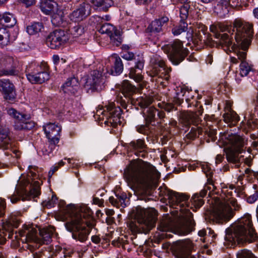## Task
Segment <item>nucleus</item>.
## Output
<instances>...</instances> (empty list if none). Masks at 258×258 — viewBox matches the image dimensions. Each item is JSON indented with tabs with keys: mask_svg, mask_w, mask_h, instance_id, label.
<instances>
[{
	"mask_svg": "<svg viewBox=\"0 0 258 258\" xmlns=\"http://www.w3.org/2000/svg\"><path fill=\"white\" fill-rule=\"evenodd\" d=\"M127 181L136 186L142 194H148L155 180L160 177L156 168L148 163H131L124 169Z\"/></svg>",
	"mask_w": 258,
	"mask_h": 258,
	"instance_id": "nucleus-1",
	"label": "nucleus"
},
{
	"mask_svg": "<svg viewBox=\"0 0 258 258\" xmlns=\"http://www.w3.org/2000/svg\"><path fill=\"white\" fill-rule=\"evenodd\" d=\"M168 199L169 206L177 211H179L182 215V220L177 222L174 226V231L179 235H186L195 230L196 222L192 213L188 209V201L189 197L173 190H168L166 194Z\"/></svg>",
	"mask_w": 258,
	"mask_h": 258,
	"instance_id": "nucleus-2",
	"label": "nucleus"
},
{
	"mask_svg": "<svg viewBox=\"0 0 258 258\" xmlns=\"http://www.w3.org/2000/svg\"><path fill=\"white\" fill-rule=\"evenodd\" d=\"M70 221L64 225L67 230L72 233L73 239L81 242H85L94 226L92 220V211L88 208H81L76 210Z\"/></svg>",
	"mask_w": 258,
	"mask_h": 258,
	"instance_id": "nucleus-3",
	"label": "nucleus"
},
{
	"mask_svg": "<svg viewBox=\"0 0 258 258\" xmlns=\"http://www.w3.org/2000/svg\"><path fill=\"white\" fill-rule=\"evenodd\" d=\"M54 232L53 227L46 229L29 227L25 230L20 231L19 235L24 238L22 240L27 243L25 247L32 252L33 258H47L44 251L36 250V248L41 245L50 243Z\"/></svg>",
	"mask_w": 258,
	"mask_h": 258,
	"instance_id": "nucleus-4",
	"label": "nucleus"
},
{
	"mask_svg": "<svg viewBox=\"0 0 258 258\" xmlns=\"http://www.w3.org/2000/svg\"><path fill=\"white\" fill-rule=\"evenodd\" d=\"M256 239L257 234L249 215L239 219L225 230V240L232 243L237 242L238 244H243L252 242Z\"/></svg>",
	"mask_w": 258,
	"mask_h": 258,
	"instance_id": "nucleus-5",
	"label": "nucleus"
},
{
	"mask_svg": "<svg viewBox=\"0 0 258 258\" xmlns=\"http://www.w3.org/2000/svg\"><path fill=\"white\" fill-rule=\"evenodd\" d=\"M253 27L252 23L237 18L229 27L226 26L222 31H227L234 37L239 49L247 50L254 34Z\"/></svg>",
	"mask_w": 258,
	"mask_h": 258,
	"instance_id": "nucleus-6",
	"label": "nucleus"
},
{
	"mask_svg": "<svg viewBox=\"0 0 258 258\" xmlns=\"http://www.w3.org/2000/svg\"><path fill=\"white\" fill-rule=\"evenodd\" d=\"M225 142L229 145L230 147L227 149L226 152V157L228 161L238 167L241 161H244V163L248 166L251 165L252 160L250 157L243 158L239 154L244 151L243 149L245 145L244 139L236 134L226 133L224 135Z\"/></svg>",
	"mask_w": 258,
	"mask_h": 258,
	"instance_id": "nucleus-7",
	"label": "nucleus"
},
{
	"mask_svg": "<svg viewBox=\"0 0 258 258\" xmlns=\"http://www.w3.org/2000/svg\"><path fill=\"white\" fill-rule=\"evenodd\" d=\"M121 94V105L124 109H127L128 106L132 107L134 106L137 109H143L148 108L152 103V99L147 96H143L134 98L133 96L136 94L138 89L134 85L130 83L128 81H124L120 88Z\"/></svg>",
	"mask_w": 258,
	"mask_h": 258,
	"instance_id": "nucleus-8",
	"label": "nucleus"
},
{
	"mask_svg": "<svg viewBox=\"0 0 258 258\" xmlns=\"http://www.w3.org/2000/svg\"><path fill=\"white\" fill-rule=\"evenodd\" d=\"M143 116L145 124L138 125L136 127V131L145 135L149 136L153 132V127L157 124H161L165 117L164 111L159 110L154 107H150L146 111L143 112Z\"/></svg>",
	"mask_w": 258,
	"mask_h": 258,
	"instance_id": "nucleus-9",
	"label": "nucleus"
},
{
	"mask_svg": "<svg viewBox=\"0 0 258 258\" xmlns=\"http://www.w3.org/2000/svg\"><path fill=\"white\" fill-rule=\"evenodd\" d=\"M156 217L155 215L149 211L143 210L139 213L137 222H132L128 227L134 233H148L155 226Z\"/></svg>",
	"mask_w": 258,
	"mask_h": 258,
	"instance_id": "nucleus-10",
	"label": "nucleus"
},
{
	"mask_svg": "<svg viewBox=\"0 0 258 258\" xmlns=\"http://www.w3.org/2000/svg\"><path fill=\"white\" fill-rule=\"evenodd\" d=\"M40 189L39 182L38 181L31 184L28 181H25L20 188L16 187L14 194L9 195L8 198L13 204H15L21 200L23 201L30 200L40 194Z\"/></svg>",
	"mask_w": 258,
	"mask_h": 258,
	"instance_id": "nucleus-11",
	"label": "nucleus"
},
{
	"mask_svg": "<svg viewBox=\"0 0 258 258\" xmlns=\"http://www.w3.org/2000/svg\"><path fill=\"white\" fill-rule=\"evenodd\" d=\"M162 49L174 65L179 64L189 53L188 49L183 47L182 42L179 40H175L164 45Z\"/></svg>",
	"mask_w": 258,
	"mask_h": 258,
	"instance_id": "nucleus-12",
	"label": "nucleus"
},
{
	"mask_svg": "<svg viewBox=\"0 0 258 258\" xmlns=\"http://www.w3.org/2000/svg\"><path fill=\"white\" fill-rule=\"evenodd\" d=\"M122 57L126 60H134L135 66L130 69L129 77L137 82H140L142 80L141 73L144 68L145 60L142 55H135L131 51H125L123 53Z\"/></svg>",
	"mask_w": 258,
	"mask_h": 258,
	"instance_id": "nucleus-13",
	"label": "nucleus"
},
{
	"mask_svg": "<svg viewBox=\"0 0 258 258\" xmlns=\"http://www.w3.org/2000/svg\"><path fill=\"white\" fill-rule=\"evenodd\" d=\"M176 91V96L174 97L172 99L171 101H168L166 102L165 101L158 104V106L161 109H164L165 111L170 112L173 110H176L177 108L175 107V105H180L183 102L184 98H181L180 96L182 97H185V99L187 103L189 104L190 101V98H192V96H190L189 91L187 90L184 88L179 87L177 88Z\"/></svg>",
	"mask_w": 258,
	"mask_h": 258,
	"instance_id": "nucleus-14",
	"label": "nucleus"
},
{
	"mask_svg": "<svg viewBox=\"0 0 258 258\" xmlns=\"http://www.w3.org/2000/svg\"><path fill=\"white\" fill-rule=\"evenodd\" d=\"M20 71L19 62L13 57L5 55L0 58V76L18 77Z\"/></svg>",
	"mask_w": 258,
	"mask_h": 258,
	"instance_id": "nucleus-15",
	"label": "nucleus"
},
{
	"mask_svg": "<svg viewBox=\"0 0 258 258\" xmlns=\"http://www.w3.org/2000/svg\"><path fill=\"white\" fill-rule=\"evenodd\" d=\"M7 112L9 115L16 119L14 125L15 130L28 131L32 130L35 126V122L29 120L30 114H22L13 108H9Z\"/></svg>",
	"mask_w": 258,
	"mask_h": 258,
	"instance_id": "nucleus-16",
	"label": "nucleus"
},
{
	"mask_svg": "<svg viewBox=\"0 0 258 258\" xmlns=\"http://www.w3.org/2000/svg\"><path fill=\"white\" fill-rule=\"evenodd\" d=\"M26 75L28 80L33 84H42L50 78L49 68L45 62H42L40 66L30 72L26 71Z\"/></svg>",
	"mask_w": 258,
	"mask_h": 258,
	"instance_id": "nucleus-17",
	"label": "nucleus"
},
{
	"mask_svg": "<svg viewBox=\"0 0 258 258\" xmlns=\"http://www.w3.org/2000/svg\"><path fill=\"white\" fill-rule=\"evenodd\" d=\"M43 130L46 136L49 140L50 144V150L48 151L46 147L42 149L43 155H49L52 152V147L57 144L59 141L61 127L55 123H49L43 126Z\"/></svg>",
	"mask_w": 258,
	"mask_h": 258,
	"instance_id": "nucleus-18",
	"label": "nucleus"
},
{
	"mask_svg": "<svg viewBox=\"0 0 258 258\" xmlns=\"http://www.w3.org/2000/svg\"><path fill=\"white\" fill-rule=\"evenodd\" d=\"M232 208L224 203L220 202L213 209L212 218L217 223H223L230 220L233 216Z\"/></svg>",
	"mask_w": 258,
	"mask_h": 258,
	"instance_id": "nucleus-19",
	"label": "nucleus"
},
{
	"mask_svg": "<svg viewBox=\"0 0 258 258\" xmlns=\"http://www.w3.org/2000/svg\"><path fill=\"white\" fill-rule=\"evenodd\" d=\"M67 33L61 29H56L50 32L46 38V43L51 49H59L69 40Z\"/></svg>",
	"mask_w": 258,
	"mask_h": 258,
	"instance_id": "nucleus-20",
	"label": "nucleus"
},
{
	"mask_svg": "<svg viewBox=\"0 0 258 258\" xmlns=\"http://www.w3.org/2000/svg\"><path fill=\"white\" fill-rule=\"evenodd\" d=\"M193 248V244L188 239L178 240L173 245L174 250L178 258H198L191 254Z\"/></svg>",
	"mask_w": 258,
	"mask_h": 258,
	"instance_id": "nucleus-21",
	"label": "nucleus"
},
{
	"mask_svg": "<svg viewBox=\"0 0 258 258\" xmlns=\"http://www.w3.org/2000/svg\"><path fill=\"white\" fill-rule=\"evenodd\" d=\"M104 83L102 73L98 70H94L91 72L90 75L86 80L84 87L87 90L98 91L101 89Z\"/></svg>",
	"mask_w": 258,
	"mask_h": 258,
	"instance_id": "nucleus-22",
	"label": "nucleus"
},
{
	"mask_svg": "<svg viewBox=\"0 0 258 258\" xmlns=\"http://www.w3.org/2000/svg\"><path fill=\"white\" fill-rule=\"evenodd\" d=\"M107 111L106 113V120L105 123L113 127H115L118 123H120V116L121 109L120 107L116 106L113 103H110L105 106Z\"/></svg>",
	"mask_w": 258,
	"mask_h": 258,
	"instance_id": "nucleus-23",
	"label": "nucleus"
},
{
	"mask_svg": "<svg viewBox=\"0 0 258 258\" xmlns=\"http://www.w3.org/2000/svg\"><path fill=\"white\" fill-rule=\"evenodd\" d=\"M202 113L203 112L201 110L196 112H181L179 115V122L183 126L189 127L191 124L197 126L202 121L199 115H201Z\"/></svg>",
	"mask_w": 258,
	"mask_h": 258,
	"instance_id": "nucleus-24",
	"label": "nucleus"
},
{
	"mask_svg": "<svg viewBox=\"0 0 258 258\" xmlns=\"http://www.w3.org/2000/svg\"><path fill=\"white\" fill-rule=\"evenodd\" d=\"M99 32L102 34H107L114 45L119 46L122 42L120 32L110 23H105L101 25Z\"/></svg>",
	"mask_w": 258,
	"mask_h": 258,
	"instance_id": "nucleus-25",
	"label": "nucleus"
},
{
	"mask_svg": "<svg viewBox=\"0 0 258 258\" xmlns=\"http://www.w3.org/2000/svg\"><path fill=\"white\" fill-rule=\"evenodd\" d=\"M152 63L153 66L152 69L148 73L152 79V81L154 80V78L156 77H162V75L164 74L167 76L171 69H167L166 68L164 61L159 57H155L152 59Z\"/></svg>",
	"mask_w": 258,
	"mask_h": 258,
	"instance_id": "nucleus-26",
	"label": "nucleus"
},
{
	"mask_svg": "<svg viewBox=\"0 0 258 258\" xmlns=\"http://www.w3.org/2000/svg\"><path fill=\"white\" fill-rule=\"evenodd\" d=\"M215 38L217 39V40H213V43L212 45L219 47L221 46L223 49L226 50V49H229V51H231L230 48L232 50L234 51V52L236 54L235 51L237 49H238L239 48L236 44V47L234 45H232V42L231 39L229 37V35L227 33H224L221 34L220 33H215Z\"/></svg>",
	"mask_w": 258,
	"mask_h": 258,
	"instance_id": "nucleus-27",
	"label": "nucleus"
},
{
	"mask_svg": "<svg viewBox=\"0 0 258 258\" xmlns=\"http://www.w3.org/2000/svg\"><path fill=\"white\" fill-rule=\"evenodd\" d=\"M90 13V6L88 4L83 3L69 15V18L71 21L77 22L82 21L89 16Z\"/></svg>",
	"mask_w": 258,
	"mask_h": 258,
	"instance_id": "nucleus-28",
	"label": "nucleus"
},
{
	"mask_svg": "<svg viewBox=\"0 0 258 258\" xmlns=\"http://www.w3.org/2000/svg\"><path fill=\"white\" fill-rule=\"evenodd\" d=\"M0 87L4 94V98L9 101H14L16 96L14 84L9 80H0Z\"/></svg>",
	"mask_w": 258,
	"mask_h": 258,
	"instance_id": "nucleus-29",
	"label": "nucleus"
},
{
	"mask_svg": "<svg viewBox=\"0 0 258 258\" xmlns=\"http://www.w3.org/2000/svg\"><path fill=\"white\" fill-rule=\"evenodd\" d=\"M246 51L247 50H242L241 49H238L235 51L236 56H238V58L241 61L240 65V74L242 77L246 76L251 70L250 66L245 61L246 57Z\"/></svg>",
	"mask_w": 258,
	"mask_h": 258,
	"instance_id": "nucleus-30",
	"label": "nucleus"
},
{
	"mask_svg": "<svg viewBox=\"0 0 258 258\" xmlns=\"http://www.w3.org/2000/svg\"><path fill=\"white\" fill-rule=\"evenodd\" d=\"M0 140L1 141L0 146L3 149H8L11 147L10 132L7 126L0 127Z\"/></svg>",
	"mask_w": 258,
	"mask_h": 258,
	"instance_id": "nucleus-31",
	"label": "nucleus"
},
{
	"mask_svg": "<svg viewBox=\"0 0 258 258\" xmlns=\"http://www.w3.org/2000/svg\"><path fill=\"white\" fill-rule=\"evenodd\" d=\"M61 89L64 93L75 94L79 89L78 79L75 77L69 78L61 86Z\"/></svg>",
	"mask_w": 258,
	"mask_h": 258,
	"instance_id": "nucleus-32",
	"label": "nucleus"
},
{
	"mask_svg": "<svg viewBox=\"0 0 258 258\" xmlns=\"http://www.w3.org/2000/svg\"><path fill=\"white\" fill-rule=\"evenodd\" d=\"M169 21L167 17H162L152 21L147 28V30L150 32L159 33L162 30L163 25Z\"/></svg>",
	"mask_w": 258,
	"mask_h": 258,
	"instance_id": "nucleus-33",
	"label": "nucleus"
},
{
	"mask_svg": "<svg viewBox=\"0 0 258 258\" xmlns=\"http://www.w3.org/2000/svg\"><path fill=\"white\" fill-rule=\"evenodd\" d=\"M126 147L128 150L134 153V154H138L139 152H142L145 151L147 145L145 144V141L143 139H138L134 140L127 144Z\"/></svg>",
	"mask_w": 258,
	"mask_h": 258,
	"instance_id": "nucleus-34",
	"label": "nucleus"
},
{
	"mask_svg": "<svg viewBox=\"0 0 258 258\" xmlns=\"http://www.w3.org/2000/svg\"><path fill=\"white\" fill-rule=\"evenodd\" d=\"M20 221L16 216H12L4 223V228L9 232L8 238H12L13 229L18 227Z\"/></svg>",
	"mask_w": 258,
	"mask_h": 258,
	"instance_id": "nucleus-35",
	"label": "nucleus"
},
{
	"mask_svg": "<svg viewBox=\"0 0 258 258\" xmlns=\"http://www.w3.org/2000/svg\"><path fill=\"white\" fill-rule=\"evenodd\" d=\"M207 192L206 190L203 189L201 191L200 195L196 194L192 197L191 199V205L194 206L195 209L192 207L190 208L194 211H196V209L200 208L203 205L204 201L202 198L206 195Z\"/></svg>",
	"mask_w": 258,
	"mask_h": 258,
	"instance_id": "nucleus-36",
	"label": "nucleus"
},
{
	"mask_svg": "<svg viewBox=\"0 0 258 258\" xmlns=\"http://www.w3.org/2000/svg\"><path fill=\"white\" fill-rule=\"evenodd\" d=\"M114 59L113 67L111 70V74L114 76H117L120 74L123 69V64L121 59L117 55L114 54L112 56Z\"/></svg>",
	"mask_w": 258,
	"mask_h": 258,
	"instance_id": "nucleus-37",
	"label": "nucleus"
},
{
	"mask_svg": "<svg viewBox=\"0 0 258 258\" xmlns=\"http://www.w3.org/2000/svg\"><path fill=\"white\" fill-rule=\"evenodd\" d=\"M56 4L51 0H42L40 8L42 12L46 15H50L54 12Z\"/></svg>",
	"mask_w": 258,
	"mask_h": 258,
	"instance_id": "nucleus-38",
	"label": "nucleus"
},
{
	"mask_svg": "<svg viewBox=\"0 0 258 258\" xmlns=\"http://www.w3.org/2000/svg\"><path fill=\"white\" fill-rule=\"evenodd\" d=\"M1 25L5 27H12L16 23V19L14 16L10 13H5L2 15Z\"/></svg>",
	"mask_w": 258,
	"mask_h": 258,
	"instance_id": "nucleus-39",
	"label": "nucleus"
},
{
	"mask_svg": "<svg viewBox=\"0 0 258 258\" xmlns=\"http://www.w3.org/2000/svg\"><path fill=\"white\" fill-rule=\"evenodd\" d=\"M90 2L94 7L103 11H107L113 4L112 0H90Z\"/></svg>",
	"mask_w": 258,
	"mask_h": 258,
	"instance_id": "nucleus-40",
	"label": "nucleus"
},
{
	"mask_svg": "<svg viewBox=\"0 0 258 258\" xmlns=\"http://www.w3.org/2000/svg\"><path fill=\"white\" fill-rule=\"evenodd\" d=\"M115 197H110L109 198V202L114 206L119 208V206L124 207L126 206L125 201L126 198V196L124 194L121 195L115 194Z\"/></svg>",
	"mask_w": 258,
	"mask_h": 258,
	"instance_id": "nucleus-41",
	"label": "nucleus"
},
{
	"mask_svg": "<svg viewBox=\"0 0 258 258\" xmlns=\"http://www.w3.org/2000/svg\"><path fill=\"white\" fill-rule=\"evenodd\" d=\"M228 2L226 4H220L214 5V12L221 18L225 17L228 14L229 10L227 7Z\"/></svg>",
	"mask_w": 258,
	"mask_h": 258,
	"instance_id": "nucleus-42",
	"label": "nucleus"
},
{
	"mask_svg": "<svg viewBox=\"0 0 258 258\" xmlns=\"http://www.w3.org/2000/svg\"><path fill=\"white\" fill-rule=\"evenodd\" d=\"M43 28L42 22H34L27 27V31L30 35H34L41 32Z\"/></svg>",
	"mask_w": 258,
	"mask_h": 258,
	"instance_id": "nucleus-43",
	"label": "nucleus"
},
{
	"mask_svg": "<svg viewBox=\"0 0 258 258\" xmlns=\"http://www.w3.org/2000/svg\"><path fill=\"white\" fill-rule=\"evenodd\" d=\"M51 22L54 26H64L65 25V21L63 13L53 14L52 16Z\"/></svg>",
	"mask_w": 258,
	"mask_h": 258,
	"instance_id": "nucleus-44",
	"label": "nucleus"
},
{
	"mask_svg": "<svg viewBox=\"0 0 258 258\" xmlns=\"http://www.w3.org/2000/svg\"><path fill=\"white\" fill-rule=\"evenodd\" d=\"M187 29V24L184 21H180L178 26L174 27L172 29V32L174 35H178L183 32H185Z\"/></svg>",
	"mask_w": 258,
	"mask_h": 258,
	"instance_id": "nucleus-45",
	"label": "nucleus"
},
{
	"mask_svg": "<svg viewBox=\"0 0 258 258\" xmlns=\"http://www.w3.org/2000/svg\"><path fill=\"white\" fill-rule=\"evenodd\" d=\"M190 8L189 4H184L180 9V21H184L188 17Z\"/></svg>",
	"mask_w": 258,
	"mask_h": 258,
	"instance_id": "nucleus-46",
	"label": "nucleus"
},
{
	"mask_svg": "<svg viewBox=\"0 0 258 258\" xmlns=\"http://www.w3.org/2000/svg\"><path fill=\"white\" fill-rule=\"evenodd\" d=\"M202 129L199 127H191L190 131L186 135V138L189 140H194L202 133Z\"/></svg>",
	"mask_w": 258,
	"mask_h": 258,
	"instance_id": "nucleus-47",
	"label": "nucleus"
},
{
	"mask_svg": "<svg viewBox=\"0 0 258 258\" xmlns=\"http://www.w3.org/2000/svg\"><path fill=\"white\" fill-rule=\"evenodd\" d=\"M70 32L74 37H77L84 33V28L77 24L70 29Z\"/></svg>",
	"mask_w": 258,
	"mask_h": 258,
	"instance_id": "nucleus-48",
	"label": "nucleus"
},
{
	"mask_svg": "<svg viewBox=\"0 0 258 258\" xmlns=\"http://www.w3.org/2000/svg\"><path fill=\"white\" fill-rule=\"evenodd\" d=\"M203 171L205 173L207 179V182L208 184L213 185V181L212 179L213 176V172L211 171V168L206 165H204L202 167Z\"/></svg>",
	"mask_w": 258,
	"mask_h": 258,
	"instance_id": "nucleus-49",
	"label": "nucleus"
},
{
	"mask_svg": "<svg viewBox=\"0 0 258 258\" xmlns=\"http://www.w3.org/2000/svg\"><path fill=\"white\" fill-rule=\"evenodd\" d=\"M237 258H257L250 251L243 249L237 254Z\"/></svg>",
	"mask_w": 258,
	"mask_h": 258,
	"instance_id": "nucleus-50",
	"label": "nucleus"
},
{
	"mask_svg": "<svg viewBox=\"0 0 258 258\" xmlns=\"http://www.w3.org/2000/svg\"><path fill=\"white\" fill-rule=\"evenodd\" d=\"M206 134L208 135V139H207V142L210 141L215 142L217 139V129L209 128L206 131Z\"/></svg>",
	"mask_w": 258,
	"mask_h": 258,
	"instance_id": "nucleus-51",
	"label": "nucleus"
},
{
	"mask_svg": "<svg viewBox=\"0 0 258 258\" xmlns=\"http://www.w3.org/2000/svg\"><path fill=\"white\" fill-rule=\"evenodd\" d=\"M57 200V199L56 196H52L51 200L48 201H45L43 202L42 205L43 207H46L47 208H51L55 206L56 204Z\"/></svg>",
	"mask_w": 258,
	"mask_h": 258,
	"instance_id": "nucleus-52",
	"label": "nucleus"
},
{
	"mask_svg": "<svg viewBox=\"0 0 258 258\" xmlns=\"http://www.w3.org/2000/svg\"><path fill=\"white\" fill-rule=\"evenodd\" d=\"M223 117L224 118L225 120L229 121L231 120L237 121L239 120L238 115L234 112L225 113L223 114Z\"/></svg>",
	"mask_w": 258,
	"mask_h": 258,
	"instance_id": "nucleus-53",
	"label": "nucleus"
},
{
	"mask_svg": "<svg viewBox=\"0 0 258 258\" xmlns=\"http://www.w3.org/2000/svg\"><path fill=\"white\" fill-rule=\"evenodd\" d=\"M9 39V35L6 31V28L0 27V41L5 40L6 42H7Z\"/></svg>",
	"mask_w": 258,
	"mask_h": 258,
	"instance_id": "nucleus-54",
	"label": "nucleus"
},
{
	"mask_svg": "<svg viewBox=\"0 0 258 258\" xmlns=\"http://www.w3.org/2000/svg\"><path fill=\"white\" fill-rule=\"evenodd\" d=\"M229 5L233 8H237L241 6V1L240 0H228Z\"/></svg>",
	"mask_w": 258,
	"mask_h": 258,
	"instance_id": "nucleus-55",
	"label": "nucleus"
},
{
	"mask_svg": "<svg viewBox=\"0 0 258 258\" xmlns=\"http://www.w3.org/2000/svg\"><path fill=\"white\" fill-rule=\"evenodd\" d=\"M107 109L105 110L102 108H100L97 110L96 115L99 116L100 119H104V116L106 117V113Z\"/></svg>",
	"mask_w": 258,
	"mask_h": 258,
	"instance_id": "nucleus-56",
	"label": "nucleus"
},
{
	"mask_svg": "<svg viewBox=\"0 0 258 258\" xmlns=\"http://www.w3.org/2000/svg\"><path fill=\"white\" fill-rule=\"evenodd\" d=\"M171 135L168 133H163L162 137L161 138V142L162 145L167 143V142L171 139Z\"/></svg>",
	"mask_w": 258,
	"mask_h": 258,
	"instance_id": "nucleus-57",
	"label": "nucleus"
},
{
	"mask_svg": "<svg viewBox=\"0 0 258 258\" xmlns=\"http://www.w3.org/2000/svg\"><path fill=\"white\" fill-rule=\"evenodd\" d=\"M6 207V203L4 199H0V217L4 214V211Z\"/></svg>",
	"mask_w": 258,
	"mask_h": 258,
	"instance_id": "nucleus-58",
	"label": "nucleus"
},
{
	"mask_svg": "<svg viewBox=\"0 0 258 258\" xmlns=\"http://www.w3.org/2000/svg\"><path fill=\"white\" fill-rule=\"evenodd\" d=\"M207 231H208L209 235H210L211 233L212 234L214 233V231L213 230H212L210 228H209V229H208L207 230H200L199 232V235L201 237L206 236L207 235Z\"/></svg>",
	"mask_w": 258,
	"mask_h": 258,
	"instance_id": "nucleus-59",
	"label": "nucleus"
},
{
	"mask_svg": "<svg viewBox=\"0 0 258 258\" xmlns=\"http://www.w3.org/2000/svg\"><path fill=\"white\" fill-rule=\"evenodd\" d=\"M152 0H135V3L138 5H148Z\"/></svg>",
	"mask_w": 258,
	"mask_h": 258,
	"instance_id": "nucleus-60",
	"label": "nucleus"
},
{
	"mask_svg": "<svg viewBox=\"0 0 258 258\" xmlns=\"http://www.w3.org/2000/svg\"><path fill=\"white\" fill-rule=\"evenodd\" d=\"M258 199V192H255L252 196H250L247 201L250 203H253Z\"/></svg>",
	"mask_w": 258,
	"mask_h": 258,
	"instance_id": "nucleus-61",
	"label": "nucleus"
},
{
	"mask_svg": "<svg viewBox=\"0 0 258 258\" xmlns=\"http://www.w3.org/2000/svg\"><path fill=\"white\" fill-rule=\"evenodd\" d=\"M20 2L26 5L27 7L31 6L35 3V0H20Z\"/></svg>",
	"mask_w": 258,
	"mask_h": 258,
	"instance_id": "nucleus-62",
	"label": "nucleus"
},
{
	"mask_svg": "<svg viewBox=\"0 0 258 258\" xmlns=\"http://www.w3.org/2000/svg\"><path fill=\"white\" fill-rule=\"evenodd\" d=\"M93 200L94 204L98 205L100 207L102 206L103 205L104 200L102 199H99L97 197H94Z\"/></svg>",
	"mask_w": 258,
	"mask_h": 258,
	"instance_id": "nucleus-63",
	"label": "nucleus"
},
{
	"mask_svg": "<svg viewBox=\"0 0 258 258\" xmlns=\"http://www.w3.org/2000/svg\"><path fill=\"white\" fill-rule=\"evenodd\" d=\"M58 166H53L50 170L49 171V173H48V176L49 177H51L52 175L53 174V173L58 170Z\"/></svg>",
	"mask_w": 258,
	"mask_h": 258,
	"instance_id": "nucleus-64",
	"label": "nucleus"
}]
</instances>
